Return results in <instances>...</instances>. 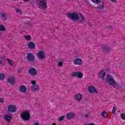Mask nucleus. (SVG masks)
Returning a JSON list of instances; mask_svg holds the SVG:
<instances>
[{
    "label": "nucleus",
    "mask_w": 125,
    "mask_h": 125,
    "mask_svg": "<svg viewBox=\"0 0 125 125\" xmlns=\"http://www.w3.org/2000/svg\"><path fill=\"white\" fill-rule=\"evenodd\" d=\"M105 81L109 85H113L115 88H117V86H118V84H117V83H116L114 77L111 75H107Z\"/></svg>",
    "instance_id": "f257e3e1"
},
{
    "label": "nucleus",
    "mask_w": 125,
    "mask_h": 125,
    "mask_svg": "<svg viewBox=\"0 0 125 125\" xmlns=\"http://www.w3.org/2000/svg\"><path fill=\"white\" fill-rule=\"evenodd\" d=\"M39 3L37 4L39 8L42 10H46L47 9V3L46 0H38Z\"/></svg>",
    "instance_id": "f03ea898"
},
{
    "label": "nucleus",
    "mask_w": 125,
    "mask_h": 125,
    "mask_svg": "<svg viewBox=\"0 0 125 125\" xmlns=\"http://www.w3.org/2000/svg\"><path fill=\"white\" fill-rule=\"evenodd\" d=\"M21 117L23 121H29L31 117L30 112L28 111H23L21 114Z\"/></svg>",
    "instance_id": "7ed1b4c3"
},
{
    "label": "nucleus",
    "mask_w": 125,
    "mask_h": 125,
    "mask_svg": "<svg viewBox=\"0 0 125 125\" xmlns=\"http://www.w3.org/2000/svg\"><path fill=\"white\" fill-rule=\"evenodd\" d=\"M8 112H9V113H16V112H17V106L13 104L9 105Z\"/></svg>",
    "instance_id": "20e7f679"
},
{
    "label": "nucleus",
    "mask_w": 125,
    "mask_h": 125,
    "mask_svg": "<svg viewBox=\"0 0 125 125\" xmlns=\"http://www.w3.org/2000/svg\"><path fill=\"white\" fill-rule=\"evenodd\" d=\"M36 58L35 57V56L33 53H30L27 54L26 55V60L28 62H31L32 63H33V62H35Z\"/></svg>",
    "instance_id": "39448f33"
},
{
    "label": "nucleus",
    "mask_w": 125,
    "mask_h": 125,
    "mask_svg": "<svg viewBox=\"0 0 125 125\" xmlns=\"http://www.w3.org/2000/svg\"><path fill=\"white\" fill-rule=\"evenodd\" d=\"M28 73L30 76H37L38 72H37V69L34 67H30L28 70Z\"/></svg>",
    "instance_id": "423d86ee"
},
{
    "label": "nucleus",
    "mask_w": 125,
    "mask_h": 125,
    "mask_svg": "<svg viewBox=\"0 0 125 125\" xmlns=\"http://www.w3.org/2000/svg\"><path fill=\"white\" fill-rule=\"evenodd\" d=\"M68 16L72 20H79V15L76 13H70L68 14Z\"/></svg>",
    "instance_id": "0eeeda50"
},
{
    "label": "nucleus",
    "mask_w": 125,
    "mask_h": 125,
    "mask_svg": "<svg viewBox=\"0 0 125 125\" xmlns=\"http://www.w3.org/2000/svg\"><path fill=\"white\" fill-rule=\"evenodd\" d=\"M37 56L38 58H40V59H42H42L44 58V56H45V55L43 51H39L37 54Z\"/></svg>",
    "instance_id": "6e6552de"
},
{
    "label": "nucleus",
    "mask_w": 125,
    "mask_h": 125,
    "mask_svg": "<svg viewBox=\"0 0 125 125\" xmlns=\"http://www.w3.org/2000/svg\"><path fill=\"white\" fill-rule=\"evenodd\" d=\"M73 64L74 65H82L83 64V61L80 58L75 59L73 61Z\"/></svg>",
    "instance_id": "1a4fd4ad"
},
{
    "label": "nucleus",
    "mask_w": 125,
    "mask_h": 125,
    "mask_svg": "<svg viewBox=\"0 0 125 125\" xmlns=\"http://www.w3.org/2000/svg\"><path fill=\"white\" fill-rule=\"evenodd\" d=\"M71 76L72 77H77L78 78H79L80 79H82L83 77V75L82 74V73L80 72H73L71 74Z\"/></svg>",
    "instance_id": "9d476101"
},
{
    "label": "nucleus",
    "mask_w": 125,
    "mask_h": 125,
    "mask_svg": "<svg viewBox=\"0 0 125 125\" xmlns=\"http://www.w3.org/2000/svg\"><path fill=\"white\" fill-rule=\"evenodd\" d=\"M19 90L22 93H26L27 92V87L25 85H21L19 87Z\"/></svg>",
    "instance_id": "9b49d317"
},
{
    "label": "nucleus",
    "mask_w": 125,
    "mask_h": 125,
    "mask_svg": "<svg viewBox=\"0 0 125 125\" xmlns=\"http://www.w3.org/2000/svg\"><path fill=\"white\" fill-rule=\"evenodd\" d=\"M106 73H105V71L104 70H101L99 72L98 76L102 80H105V76Z\"/></svg>",
    "instance_id": "f8f14e48"
},
{
    "label": "nucleus",
    "mask_w": 125,
    "mask_h": 125,
    "mask_svg": "<svg viewBox=\"0 0 125 125\" xmlns=\"http://www.w3.org/2000/svg\"><path fill=\"white\" fill-rule=\"evenodd\" d=\"M75 99L77 101H81L83 99V95L81 93L76 94L75 95Z\"/></svg>",
    "instance_id": "ddd939ff"
},
{
    "label": "nucleus",
    "mask_w": 125,
    "mask_h": 125,
    "mask_svg": "<svg viewBox=\"0 0 125 125\" xmlns=\"http://www.w3.org/2000/svg\"><path fill=\"white\" fill-rule=\"evenodd\" d=\"M7 83H9L11 84H13L15 83V78L13 76L9 77L7 80Z\"/></svg>",
    "instance_id": "4468645a"
},
{
    "label": "nucleus",
    "mask_w": 125,
    "mask_h": 125,
    "mask_svg": "<svg viewBox=\"0 0 125 125\" xmlns=\"http://www.w3.org/2000/svg\"><path fill=\"white\" fill-rule=\"evenodd\" d=\"M88 90L90 93H93L94 92L97 93L96 89H95V87H94L93 86H90L89 87Z\"/></svg>",
    "instance_id": "2eb2a0df"
},
{
    "label": "nucleus",
    "mask_w": 125,
    "mask_h": 125,
    "mask_svg": "<svg viewBox=\"0 0 125 125\" xmlns=\"http://www.w3.org/2000/svg\"><path fill=\"white\" fill-rule=\"evenodd\" d=\"M4 120L7 122L8 123H9L11 121V119H12V117L10 115L5 114L3 117Z\"/></svg>",
    "instance_id": "dca6fc26"
},
{
    "label": "nucleus",
    "mask_w": 125,
    "mask_h": 125,
    "mask_svg": "<svg viewBox=\"0 0 125 125\" xmlns=\"http://www.w3.org/2000/svg\"><path fill=\"white\" fill-rule=\"evenodd\" d=\"M74 117H75V114L74 113H70L66 115V118L68 120H70L72 118H74Z\"/></svg>",
    "instance_id": "f3484780"
},
{
    "label": "nucleus",
    "mask_w": 125,
    "mask_h": 125,
    "mask_svg": "<svg viewBox=\"0 0 125 125\" xmlns=\"http://www.w3.org/2000/svg\"><path fill=\"white\" fill-rule=\"evenodd\" d=\"M28 47L29 48H30L31 49H34L36 47L35 45V43L32 42H30L28 43Z\"/></svg>",
    "instance_id": "a211bd4d"
},
{
    "label": "nucleus",
    "mask_w": 125,
    "mask_h": 125,
    "mask_svg": "<svg viewBox=\"0 0 125 125\" xmlns=\"http://www.w3.org/2000/svg\"><path fill=\"white\" fill-rule=\"evenodd\" d=\"M103 51L105 53H108L110 51V47L109 46H104L103 47Z\"/></svg>",
    "instance_id": "6ab92c4d"
},
{
    "label": "nucleus",
    "mask_w": 125,
    "mask_h": 125,
    "mask_svg": "<svg viewBox=\"0 0 125 125\" xmlns=\"http://www.w3.org/2000/svg\"><path fill=\"white\" fill-rule=\"evenodd\" d=\"M31 88L32 91H37L40 88V87L38 85H33L31 86Z\"/></svg>",
    "instance_id": "aec40b11"
},
{
    "label": "nucleus",
    "mask_w": 125,
    "mask_h": 125,
    "mask_svg": "<svg viewBox=\"0 0 125 125\" xmlns=\"http://www.w3.org/2000/svg\"><path fill=\"white\" fill-rule=\"evenodd\" d=\"M105 7V5L104 4V3H102L100 6H98L97 7H95V9L97 10H99V9H104V8Z\"/></svg>",
    "instance_id": "412c9836"
},
{
    "label": "nucleus",
    "mask_w": 125,
    "mask_h": 125,
    "mask_svg": "<svg viewBox=\"0 0 125 125\" xmlns=\"http://www.w3.org/2000/svg\"><path fill=\"white\" fill-rule=\"evenodd\" d=\"M0 18L2 20H6V13H2L0 14Z\"/></svg>",
    "instance_id": "4be33fe9"
},
{
    "label": "nucleus",
    "mask_w": 125,
    "mask_h": 125,
    "mask_svg": "<svg viewBox=\"0 0 125 125\" xmlns=\"http://www.w3.org/2000/svg\"><path fill=\"white\" fill-rule=\"evenodd\" d=\"M6 29L3 24H0V32H5Z\"/></svg>",
    "instance_id": "5701e85b"
},
{
    "label": "nucleus",
    "mask_w": 125,
    "mask_h": 125,
    "mask_svg": "<svg viewBox=\"0 0 125 125\" xmlns=\"http://www.w3.org/2000/svg\"><path fill=\"white\" fill-rule=\"evenodd\" d=\"M63 63H64V60H60L58 61V66L59 67H62L63 65Z\"/></svg>",
    "instance_id": "b1692460"
},
{
    "label": "nucleus",
    "mask_w": 125,
    "mask_h": 125,
    "mask_svg": "<svg viewBox=\"0 0 125 125\" xmlns=\"http://www.w3.org/2000/svg\"><path fill=\"white\" fill-rule=\"evenodd\" d=\"M101 115L103 118H107V112L103 111L101 113Z\"/></svg>",
    "instance_id": "393cba45"
},
{
    "label": "nucleus",
    "mask_w": 125,
    "mask_h": 125,
    "mask_svg": "<svg viewBox=\"0 0 125 125\" xmlns=\"http://www.w3.org/2000/svg\"><path fill=\"white\" fill-rule=\"evenodd\" d=\"M23 38L26 40V41H30V40H31V36L30 35L24 36Z\"/></svg>",
    "instance_id": "a878e982"
},
{
    "label": "nucleus",
    "mask_w": 125,
    "mask_h": 125,
    "mask_svg": "<svg viewBox=\"0 0 125 125\" xmlns=\"http://www.w3.org/2000/svg\"><path fill=\"white\" fill-rule=\"evenodd\" d=\"M4 75L3 73H0V81H4Z\"/></svg>",
    "instance_id": "bb28decb"
},
{
    "label": "nucleus",
    "mask_w": 125,
    "mask_h": 125,
    "mask_svg": "<svg viewBox=\"0 0 125 125\" xmlns=\"http://www.w3.org/2000/svg\"><path fill=\"white\" fill-rule=\"evenodd\" d=\"M94 3H100L101 2V0H91Z\"/></svg>",
    "instance_id": "cd10ccee"
},
{
    "label": "nucleus",
    "mask_w": 125,
    "mask_h": 125,
    "mask_svg": "<svg viewBox=\"0 0 125 125\" xmlns=\"http://www.w3.org/2000/svg\"><path fill=\"white\" fill-rule=\"evenodd\" d=\"M81 19L79 20V22H83L85 20V18L82 15H81Z\"/></svg>",
    "instance_id": "c85d7f7f"
},
{
    "label": "nucleus",
    "mask_w": 125,
    "mask_h": 125,
    "mask_svg": "<svg viewBox=\"0 0 125 125\" xmlns=\"http://www.w3.org/2000/svg\"><path fill=\"white\" fill-rule=\"evenodd\" d=\"M64 119H65V116H62L58 119V121H59V122H61L62 121H63Z\"/></svg>",
    "instance_id": "c756f323"
},
{
    "label": "nucleus",
    "mask_w": 125,
    "mask_h": 125,
    "mask_svg": "<svg viewBox=\"0 0 125 125\" xmlns=\"http://www.w3.org/2000/svg\"><path fill=\"white\" fill-rule=\"evenodd\" d=\"M7 61L8 62L9 65H10L11 67H12L13 64H12V61H11V60H10L9 59H7Z\"/></svg>",
    "instance_id": "7c9ffc66"
},
{
    "label": "nucleus",
    "mask_w": 125,
    "mask_h": 125,
    "mask_svg": "<svg viewBox=\"0 0 125 125\" xmlns=\"http://www.w3.org/2000/svg\"><path fill=\"white\" fill-rule=\"evenodd\" d=\"M3 61H5L4 57H0V64H2Z\"/></svg>",
    "instance_id": "2f4dec72"
},
{
    "label": "nucleus",
    "mask_w": 125,
    "mask_h": 125,
    "mask_svg": "<svg viewBox=\"0 0 125 125\" xmlns=\"http://www.w3.org/2000/svg\"><path fill=\"white\" fill-rule=\"evenodd\" d=\"M117 108L115 107V106H114L113 107V108H112V114H115V113L116 112V109Z\"/></svg>",
    "instance_id": "473e14b6"
},
{
    "label": "nucleus",
    "mask_w": 125,
    "mask_h": 125,
    "mask_svg": "<svg viewBox=\"0 0 125 125\" xmlns=\"http://www.w3.org/2000/svg\"><path fill=\"white\" fill-rule=\"evenodd\" d=\"M121 118L122 119H123L124 120H125V114H123L122 113L121 115H120Z\"/></svg>",
    "instance_id": "72a5a7b5"
},
{
    "label": "nucleus",
    "mask_w": 125,
    "mask_h": 125,
    "mask_svg": "<svg viewBox=\"0 0 125 125\" xmlns=\"http://www.w3.org/2000/svg\"><path fill=\"white\" fill-rule=\"evenodd\" d=\"M17 13H20L21 12V10L20 9H17L16 10Z\"/></svg>",
    "instance_id": "f704fd0d"
},
{
    "label": "nucleus",
    "mask_w": 125,
    "mask_h": 125,
    "mask_svg": "<svg viewBox=\"0 0 125 125\" xmlns=\"http://www.w3.org/2000/svg\"><path fill=\"white\" fill-rule=\"evenodd\" d=\"M31 83V84H33V85H36V81H32Z\"/></svg>",
    "instance_id": "c9c22d12"
},
{
    "label": "nucleus",
    "mask_w": 125,
    "mask_h": 125,
    "mask_svg": "<svg viewBox=\"0 0 125 125\" xmlns=\"http://www.w3.org/2000/svg\"><path fill=\"white\" fill-rule=\"evenodd\" d=\"M0 102L1 103H3L4 102V100L2 98H0Z\"/></svg>",
    "instance_id": "e433bc0d"
},
{
    "label": "nucleus",
    "mask_w": 125,
    "mask_h": 125,
    "mask_svg": "<svg viewBox=\"0 0 125 125\" xmlns=\"http://www.w3.org/2000/svg\"><path fill=\"white\" fill-rule=\"evenodd\" d=\"M125 63L124 62H122L120 63V66H125Z\"/></svg>",
    "instance_id": "4c0bfd02"
},
{
    "label": "nucleus",
    "mask_w": 125,
    "mask_h": 125,
    "mask_svg": "<svg viewBox=\"0 0 125 125\" xmlns=\"http://www.w3.org/2000/svg\"><path fill=\"white\" fill-rule=\"evenodd\" d=\"M18 73H20V72H22V69H18Z\"/></svg>",
    "instance_id": "58836bf2"
},
{
    "label": "nucleus",
    "mask_w": 125,
    "mask_h": 125,
    "mask_svg": "<svg viewBox=\"0 0 125 125\" xmlns=\"http://www.w3.org/2000/svg\"><path fill=\"white\" fill-rule=\"evenodd\" d=\"M34 125H39V123L38 122H35L33 124Z\"/></svg>",
    "instance_id": "ea45409f"
},
{
    "label": "nucleus",
    "mask_w": 125,
    "mask_h": 125,
    "mask_svg": "<svg viewBox=\"0 0 125 125\" xmlns=\"http://www.w3.org/2000/svg\"><path fill=\"white\" fill-rule=\"evenodd\" d=\"M85 125H95L93 124H85Z\"/></svg>",
    "instance_id": "a19ab883"
},
{
    "label": "nucleus",
    "mask_w": 125,
    "mask_h": 125,
    "mask_svg": "<svg viewBox=\"0 0 125 125\" xmlns=\"http://www.w3.org/2000/svg\"><path fill=\"white\" fill-rule=\"evenodd\" d=\"M111 1H112V2H115L116 1V0H110Z\"/></svg>",
    "instance_id": "79ce46f5"
},
{
    "label": "nucleus",
    "mask_w": 125,
    "mask_h": 125,
    "mask_svg": "<svg viewBox=\"0 0 125 125\" xmlns=\"http://www.w3.org/2000/svg\"><path fill=\"white\" fill-rule=\"evenodd\" d=\"M24 0V1H29V0Z\"/></svg>",
    "instance_id": "37998d69"
},
{
    "label": "nucleus",
    "mask_w": 125,
    "mask_h": 125,
    "mask_svg": "<svg viewBox=\"0 0 125 125\" xmlns=\"http://www.w3.org/2000/svg\"><path fill=\"white\" fill-rule=\"evenodd\" d=\"M52 125H56V123H53Z\"/></svg>",
    "instance_id": "c03bdc74"
},
{
    "label": "nucleus",
    "mask_w": 125,
    "mask_h": 125,
    "mask_svg": "<svg viewBox=\"0 0 125 125\" xmlns=\"http://www.w3.org/2000/svg\"><path fill=\"white\" fill-rule=\"evenodd\" d=\"M88 117V116L87 115H85V118H87Z\"/></svg>",
    "instance_id": "a18cd8bd"
},
{
    "label": "nucleus",
    "mask_w": 125,
    "mask_h": 125,
    "mask_svg": "<svg viewBox=\"0 0 125 125\" xmlns=\"http://www.w3.org/2000/svg\"><path fill=\"white\" fill-rule=\"evenodd\" d=\"M1 34H0V37H1Z\"/></svg>",
    "instance_id": "49530a36"
}]
</instances>
